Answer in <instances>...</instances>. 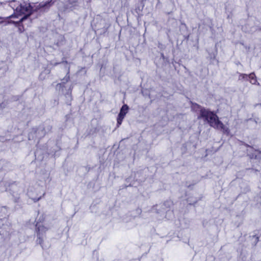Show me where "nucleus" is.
Instances as JSON below:
<instances>
[{"mask_svg":"<svg viewBox=\"0 0 261 261\" xmlns=\"http://www.w3.org/2000/svg\"><path fill=\"white\" fill-rule=\"evenodd\" d=\"M198 118H203L211 126L220 129L224 133L228 134L229 132V128L219 120L218 117L213 112L207 109H201L200 110V114H199Z\"/></svg>","mask_w":261,"mask_h":261,"instance_id":"nucleus-1","label":"nucleus"},{"mask_svg":"<svg viewBox=\"0 0 261 261\" xmlns=\"http://www.w3.org/2000/svg\"><path fill=\"white\" fill-rule=\"evenodd\" d=\"M19 9L20 10H19L20 11H18V14L20 15L25 13H28V14L22 17L19 21H12V22L13 23L18 24L19 23L27 19L33 12V7L32 6L30 3L27 4L25 2H24L23 4L20 3Z\"/></svg>","mask_w":261,"mask_h":261,"instance_id":"nucleus-2","label":"nucleus"},{"mask_svg":"<svg viewBox=\"0 0 261 261\" xmlns=\"http://www.w3.org/2000/svg\"><path fill=\"white\" fill-rule=\"evenodd\" d=\"M36 230L37 232V235L38 239L37 240V242L38 244H40L42 248H43L42 245V242L43 240V235L47 231V228L45 227L44 226L41 225L39 223H37L36 225Z\"/></svg>","mask_w":261,"mask_h":261,"instance_id":"nucleus-3","label":"nucleus"},{"mask_svg":"<svg viewBox=\"0 0 261 261\" xmlns=\"http://www.w3.org/2000/svg\"><path fill=\"white\" fill-rule=\"evenodd\" d=\"M45 133L44 128L40 127L37 129L32 130L29 135V138L30 140L31 137L33 138L34 135H35L36 138H41L45 135Z\"/></svg>","mask_w":261,"mask_h":261,"instance_id":"nucleus-4","label":"nucleus"},{"mask_svg":"<svg viewBox=\"0 0 261 261\" xmlns=\"http://www.w3.org/2000/svg\"><path fill=\"white\" fill-rule=\"evenodd\" d=\"M51 0L48 2H42L33 7V11H36L42 8H49L52 5Z\"/></svg>","mask_w":261,"mask_h":261,"instance_id":"nucleus-5","label":"nucleus"},{"mask_svg":"<svg viewBox=\"0 0 261 261\" xmlns=\"http://www.w3.org/2000/svg\"><path fill=\"white\" fill-rule=\"evenodd\" d=\"M9 6L17 13L18 11H20L19 10H20L19 9V6H20V3L18 1L13 0L11 2H10Z\"/></svg>","mask_w":261,"mask_h":261,"instance_id":"nucleus-6","label":"nucleus"},{"mask_svg":"<svg viewBox=\"0 0 261 261\" xmlns=\"http://www.w3.org/2000/svg\"><path fill=\"white\" fill-rule=\"evenodd\" d=\"M250 83L252 84H256L257 83L256 77L254 72L249 74V80Z\"/></svg>","mask_w":261,"mask_h":261,"instance_id":"nucleus-7","label":"nucleus"},{"mask_svg":"<svg viewBox=\"0 0 261 261\" xmlns=\"http://www.w3.org/2000/svg\"><path fill=\"white\" fill-rule=\"evenodd\" d=\"M128 110V107L126 105H124L121 107L119 113H122L123 116H125L126 114L127 113Z\"/></svg>","mask_w":261,"mask_h":261,"instance_id":"nucleus-8","label":"nucleus"},{"mask_svg":"<svg viewBox=\"0 0 261 261\" xmlns=\"http://www.w3.org/2000/svg\"><path fill=\"white\" fill-rule=\"evenodd\" d=\"M249 74H244V73H240L239 74V80L248 81L249 80Z\"/></svg>","mask_w":261,"mask_h":261,"instance_id":"nucleus-9","label":"nucleus"},{"mask_svg":"<svg viewBox=\"0 0 261 261\" xmlns=\"http://www.w3.org/2000/svg\"><path fill=\"white\" fill-rule=\"evenodd\" d=\"M191 108L194 111L199 110L200 111L201 109H204V108H202L200 105L196 103H192Z\"/></svg>","mask_w":261,"mask_h":261,"instance_id":"nucleus-10","label":"nucleus"},{"mask_svg":"<svg viewBox=\"0 0 261 261\" xmlns=\"http://www.w3.org/2000/svg\"><path fill=\"white\" fill-rule=\"evenodd\" d=\"M124 118L122 113H119L117 118V125L119 126L122 123V121Z\"/></svg>","mask_w":261,"mask_h":261,"instance_id":"nucleus-11","label":"nucleus"},{"mask_svg":"<svg viewBox=\"0 0 261 261\" xmlns=\"http://www.w3.org/2000/svg\"><path fill=\"white\" fill-rule=\"evenodd\" d=\"M69 71L68 70V71L67 73L65 76L62 80V83L60 84H59L60 85H61L62 84H65L69 80L70 77H69Z\"/></svg>","mask_w":261,"mask_h":261,"instance_id":"nucleus-12","label":"nucleus"},{"mask_svg":"<svg viewBox=\"0 0 261 261\" xmlns=\"http://www.w3.org/2000/svg\"><path fill=\"white\" fill-rule=\"evenodd\" d=\"M66 97L67 98H68V100H71V92H68L67 93V94H66Z\"/></svg>","mask_w":261,"mask_h":261,"instance_id":"nucleus-13","label":"nucleus"},{"mask_svg":"<svg viewBox=\"0 0 261 261\" xmlns=\"http://www.w3.org/2000/svg\"><path fill=\"white\" fill-rule=\"evenodd\" d=\"M16 17V15L15 14H12L11 16H10L9 17H7L8 18H14V17Z\"/></svg>","mask_w":261,"mask_h":261,"instance_id":"nucleus-14","label":"nucleus"},{"mask_svg":"<svg viewBox=\"0 0 261 261\" xmlns=\"http://www.w3.org/2000/svg\"><path fill=\"white\" fill-rule=\"evenodd\" d=\"M254 238H255V242L256 243H257L258 241V237H256V236H253Z\"/></svg>","mask_w":261,"mask_h":261,"instance_id":"nucleus-15","label":"nucleus"},{"mask_svg":"<svg viewBox=\"0 0 261 261\" xmlns=\"http://www.w3.org/2000/svg\"><path fill=\"white\" fill-rule=\"evenodd\" d=\"M261 106V103H256L254 105V108H256L257 106Z\"/></svg>","mask_w":261,"mask_h":261,"instance_id":"nucleus-16","label":"nucleus"},{"mask_svg":"<svg viewBox=\"0 0 261 261\" xmlns=\"http://www.w3.org/2000/svg\"><path fill=\"white\" fill-rule=\"evenodd\" d=\"M60 63H61L56 62V63H54V64H52V65H54V66H56V65H58V64H60Z\"/></svg>","mask_w":261,"mask_h":261,"instance_id":"nucleus-17","label":"nucleus"},{"mask_svg":"<svg viewBox=\"0 0 261 261\" xmlns=\"http://www.w3.org/2000/svg\"><path fill=\"white\" fill-rule=\"evenodd\" d=\"M40 199V197L38 198V199H34L33 200L35 202H36V201H38Z\"/></svg>","mask_w":261,"mask_h":261,"instance_id":"nucleus-18","label":"nucleus"},{"mask_svg":"<svg viewBox=\"0 0 261 261\" xmlns=\"http://www.w3.org/2000/svg\"><path fill=\"white\" fill-rule=\"evenodd\" d=\"M19 30L20 32H22L21 29H20V28H19Z\"/></svg>","mask_w":261,"mask_h":261,"instance_id":"nucleus-19","label":"nucleus"},{"mask_svg":"<svg viewBox=\"0 0 261 261\" xmlns=\"http://www.w3.org/2000/svg\"><path fill=\"white\" fill-rule=\"evenodd\" d=\"M196 201L195 202H194L193 204H194V203H196ZM192 204V203H190V204Z\"/></svg>","mask_w":261,"mask_h":261,"instance_id":"nucleus-20","label":"nucleus"},{"mask_svg":"<svg viewBox=\"0 0 261 261\" xmlns=\"http://www.w3.org/2000/svg\"><path fill=\"white\" fill-rule=\"evenodd\" d=\"M65 63H67V61H65L64 62Z\"/></svg>","mask_w":261,"mask_h":261,"instance_id":"nucleus-21","label":"nucleus"}]
</instances>
